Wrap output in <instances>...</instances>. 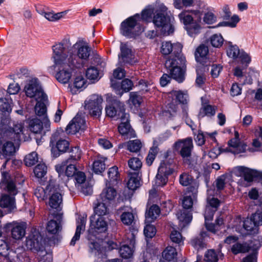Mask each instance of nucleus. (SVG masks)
<instances>
[{
    "label": "nucleus",
    "instance_id": "1",
    "mask_svg": "<svg viewBox=\"0 0 262 262\" xmlns=\"http://www.w3.org/2000/svg\"><path fill=\"white\" fill-rule=\"evenodd\" d=\"M52 58L57 70L56 78L63 84L68 83L73 74L85 67L91 54V47L83 40L68 48L63 43L58 42L52 47Z\"/></svg>",
    "mask_w": 262,
    "mask_h": 262
},
{
    "label": "nucleus",
    "instance_id": "2",
    "mask_svg": "<svg viewBox=\"0 0 262 262\" xmlns=\"http://www.w3.org/2000/svg\"><path fill=\"white\" fill-rule=\"evenodd\" d=\"M27 131L23 121H14L9 117L3 119L0 125V158L6 159L1 170L5 168L10 157L18 150L20 141H27Z\"/></svg>",
    "mask_w": 262,
    "mask_h": 262
},
{
    "label": "nucleus",
    "instance_id": "3",
    "mask_svg": "<svg viewBox=\"0 0 262 262\" xmlns=\"http://www.w3.org/2000/svg\"><path fill=\"white\" fill-rule=\"evenodd\" d=\"M198 6L183 10L178 15L187 34L192 38L201 33L204 25H212L217 21L216 16L211 11H204L206 5L203 2L199 1Z\"/></svg>",
    "mask_w": 262,
    "mask_h": 262
},
{
    "label": "nucleus",
    "instance_id": "4",
    "mask_svg": "<svg viewBox=\"0 0 262 262\" xmlns=\"http://www.w3.org/2000/svg\"><path fill=\"white\" fill-rule=\"evenodd\" d=\"M182 45L179 42L172 43L165 41L162 42L160 52L164 55L172 54L166 60L165 65L171 77L179 82L184 79L186 59L181 53Z\"/></svg>",
    "mask_w": 262,
    "mask_h": 262
},
{
    "label": "nucleus",
    "instance_id": "5",
    "mask_svg": "<svg viewBox=\"0 0 262 262\" xmlns=\"http://www.w3.org/2000/svg\"><path fill=\"white\" fill-rule=\"evenodd\" d=\"M167 8L163 4L155 6H149L142 13L143 19L148 21L153 17V23L159 30L165 35H168L174 31L172 24L173 17L167 15Z\"/></svg>",
    "mask_w": 262,
    "mask_h": 262
},
{
    "label": "nucleus",
    "instance_id": "6",
    "mask_svg": "<svg viewBox=\"0 0 262 262\" xmlns=\"http://www.w3.org/2000/svg\"><path fill=\"white\" fill-rule=\"evenodd\" d=\"M107 228V224L104 217L93 215L90 217V225L89 229V252L91 256L102 257L105 255V250L101 245L103 241L97 235L104 232Z\"/></svg>",
    "mask_w": 262,
    "mask_h": 262
},
{
    "label": "nucleus",
    "instance_id": "7",
    "mask_svg": "<svg viewBox=\"0 0 262 262\" xmlns=\"http://www.w3.org/2000/svg\"><path fill=\"white\" fill-rule=\"evenodd\" d=\"M214 192V190L208 189L207 190L208 198L207 202L208 205L206 207L204 217L205 220V226L206 229L215 233L221 229V227L223 224V219L222 217H218L215 221V224H210L209 221H211L213 217L214 212L220 205V201L216 198L211 197Z\"/></svg>",
    "mask_w": 262,
    "mask_h": 262
},
{
    "label": "nucleus",
    "instance_id": "8",
    "mask_svg": "<svg viewBox=\"0 0 262 262\" xmlns=\"http://www.w3.org/2000/svg\"><path fill=\"white\" fill-rule=\"evenodd\" d=\"M247 145L240 142L239 134L237 131L234 132V138L228 142V147L226 148L220 149L216 147L213 148L208 152V156L212 159L216 158L222 152H230L234 154H238L245 151Z\"/></svg>",
    "mask_w": 262,
    "mask_h": 262
},
{
    "label": "nucleus",
    "instance_id": "9",
    "mask_svg": "<svg viewBox=\"0 0 262 262\" xmlns=\"http://www.w3.org/2000/svg\"><path fill=\"white\" fill-rule=\"evenodd\" d=\"M26 246L30 250L34 249L38 251L39 256L38 262H52L53 255L50 251L43 249L42 237L39 233L29 236L26 239Z\"/></svg>",
    "mask_w": 262,
    "mask_h": 262
},
{
    "label": "nucleus",
    "instance_id": "10",
    "mask_svg": "<svg viewBox=\"0 0 262 262\" xmlns=\"http://www.w3.org/2000/svg\"><path fill=\"white\" fill-rule=\"evenodd\" d=\"M168 97L171 99V102L167 103L166 110L163 112V116L170 118L174 116L178 109V104L187 102L188 95L180 91H172L168 94Z\"/></svg>",
    "mask_w": 262,
    "mask_h": 262
},
{
    "label": "nucleus",
    "instance_id": "11",
    "mask_svg": "<svg viewBox=\"0 0 262 262\" xmlns=\"http://www.w3.org/2000/svg\"><path fill=\"white\" fill-rule=\"evenodd\" d=\"M236 176L243 177L240 180L241 185L247 187L254 180L262 181V171L250 169L244 166H237L234 168Z\"/></svg>",
    "mask_w": 262,
    "mask_h": 262
},
{
    "label": "nucleus",
    "instance_id": "12",
    "mask_svg": "<svg viewBox=\"0 0 262 262\" xmlns=\"http://www.w3.org/2000/svg\"><path fill=\"white\" fill-rule=\"evenodd\" d=\"M139 18V16L137 15L130 17L123 21L121 25V34L128 38H132L142 32L143 29L137 22V19Z\"/></svg>",
    "mask_w": 262,
    "mask_h": 262
},
{
    "label": "nucleus",
    "instance_id": "13",
    "mask_svg": "<svg viewBox=\"0 0 262 262\" xmlns=\"http://www.w3.org/2000/svg\"><path fill=\"white\" fill-rule=\"evenodd\" d=\"M47 191L49 196V205L52 209L58 210L61 207L62 198L61 190L54 180H50L47 186Z\"/></svg>",
    "mask_w": 262,
    "mask_h": 262
},
{
    "label": "nucleus",
    "instance_id": "14",
    "mask_svg": "<svg viewBox=\"0 0 262 262\" xmlns=\"http://www.w3.org/2000/svg\"><path fill=\"white\" fill-rule=\"evenodd\" d=\"M24 91L26 95L30 98H34L36 101L44 99L45 94L40 83L37 78H31L25 85Z\"/></svg>",
    "mask_w": 262,
    "mask_h": 262
},
{
    "label": "nucleus",
    "instance_id": "15",
    "mask_svg": "<svg viewBox=\"0 0 262 262\" xmlns=\"http://www.w3.org/2000/svg\"><path fill=\"white\" fill-rule=\"evenodd\" d=\"M125 105L123 102L113 99H107V104L105 107L106 115L114 120H117L122 117L125 112Z\"/></svg>",
    "mask_w": 262,
    "mask_h": 262
},
{
    "label": "nucleus",
    "instance_id": "16",
    "mask_svg": "<svg viewBox=\"0 0 262 262\" xmlns=\"http://www.w3.org/2000/svg\"><path fill=\"white\" fill-rule=\"evenodd\" d=\"M226 53L227 56L233 59H238L242 64L247 67L251 62V57L243 50H240L236 45L231 41L226 42Z\"/></svg>",
    "mask_w": 262,
    "mask_h": 262
},
{
    "label": "nucleus",
    "instance_id": "17",
    "mask_svg": "<svg viewBox=\"0 0 262 262\" xmlns=\"http://www.w3.org/2000/svg\"><path fill=\"white\" fill-rule=\"evenodd\" d=\"M103 99L101 96L92 95L85 101V109L94 117H99L102 112Z\"/></svg>",
    "mask_w": 262,
    "mask_h": 262
},
{
    "label": "nucleus",
    "instance_id": "18",
    "mask_svg": "<svg viewBox=\"0 0 262 262\" xmlns=\"http://www.w3.org/2000/svg\"><path fill=\"white\" fill-rule=\"evenodd\" d=\"M28 123L30 130L34 134L45 135L50 129V122L47 117H43L41 120L37 118H32Z\"/></svg>",
    "mask_w": 262,
    "mask_h": 262
},
{
    "label": "nucleus",
    "instance_id": "19",
    "mask_svg": "<svg viewBox=\"0 0 262 262\" xmlns=\"http://www.w3.org/2000/svg\"><path fill=\"white\" fill-rule=\"evenodd\" d=\"M193 147L191 138L179 140L173 145L174 149L178 151L184 158H188L190 156Z\"/></svg>",
    "mask_w": 262,
    "mask_h": 262
},
{
    "label": "nucleus",
    "instance_id": "20",
    "mask_svg": "<svg viewBox=\"0 0 262 262\" xmlns=\"http://www.w3.org/2000/svg\"><path fill=\"white\" fill-rule=\"evenodd\" d=\"M4 228L6 229H10L12 237L19 240L25 235L26 225L24 223L13 222L6 224Z\"/></svg>",
    "mask_w": 262,
    "mask_h": 262
},
{
    "label": "nucleus",
    "instance_id": "21",
    "mask_svg": "<svg viewBox=\"0 0 262 262\" xmlns=\"http://www.w3.org/2000/svg\"><path fill=\"white\" fill-rule=\"evenodd\" d=\"M111 184L106 183V187L103 189L100 195L101 201L108 205H114L115 203L118 194L116 189L111 186Z\"/></svg>",
    "mask_w": 262,
    "mask_h": 262
},
{
    "label": "nucleus",
    "instance_id": "22",
    "mask_svg": "<svg viewBox=\"0 0 262 262\" xmlns=\"http://www.w3.org/2000/svg\"><path fill=\"white\" fill-rule=\"evenodd\" d=\"M85 128L84 119L79 115L75 116L66 127V132L69 134H75Z\"/></svg>",
    "mask_w": 262,
    "mask_h": 262
},
{
    "label": "nucleus",
    "instance_id": "23",
    "mask_svg": "<svg viewBox=\"0 0 262 262\" xmlns=\"http://www.w3.org/2000/svg\"><path fill=\"white\" fill-rule=\"evenodd\" d=\"M198 185H194L188 188V191L182 200V205L185 209H190L195 203L198 192Z\"/></svg>",
    "mask_w": 262,
    "mask_h": 262
},
{
    "label": "nucleus",
    "instance_id": "24",
    "mask_svg": "<svg viewBox=\"0 0 262 262\" xmlns=\"http://www.w3.org/2000/svg\"><path fill=\"white\" fill-rule=\"evenodd\" d=\"M86 87V80L81 73H78L75 75L73 82L70 83L68 89L72 94H75L77 91Z\"/></svg>",
    "mask_w": 262,
    "mask_h": 262
},
{
    "label": "nucleus",
    "instance_id": "25",
    "mask_svg": "<svg viewBox=\"0 0 262 262\" xmlns=\"http://www.w3.org/2000/svg\"><path fill=\"white\" fill-rule=\"evenodd\" d=\"M111 82L112 86L115 90L116 93L120 96L130 90L133 85L132 81L128 79L122 80L120 83H117L114 79L111 80Z\"/></svg>",
    "mask_w": 262,
    "mask_h": 262
},
{
    "label": "nucleus",
    "instance_id": "26",
    "mask_svg": "<svg viewBox=\"0 0 262 262\" xmlns=\"http://www.w3.org/2000/svg\"><path fill=\"white\" fill-rule=\"evenodd\" d=\"M0 207L6 209L8 213L12 212L16 209L15 199L7 194H3L0 198Z\"/></svg>",
    "mask_w": 262,
    "mask_h": 262
},
{
    "label": "nucleus",
    "instance_id": "27",
    "mask_svg": "<svg viewBox=\"0 0 262 262\" xmlns=\"http://www.w3.org/2000/svg\"><path fill=\"white\" fill-rule=\"evenodd\" d=\"M86 221V216L79 215L77 219V227L74 236L73 237L70 245L74 246L76 241L79 240L81 231L85 230V223Z\"/></svg>",
    "mask_w": 262,
    "mask_h": 262
},
{
    "label": "nucleus",
    "instance_id": "28",
    "mask_svg": "<svg viewBox=\"0 0 262 262\" xmlns=\"http://www.w3.org/2000/svg\"><path fill=\"white\" fill-rule=\"evenodd\" d=\"M2 180L0 183V188L6 190L10 194L15 195L17 194V191L15 185L12 181H9L7 179L8 174L4 172H2Z\"/></svg>",
    "mask_w": 262,
    "mask_h": 262
},
{
    "label": "nucleus",
    "instance_id": "29",
    "mask_svg": "<svg viewBox=\"0 0 262 262\" xmlns=\"http://www.w3.org/2000/svg\"><path fill=\"white\" fill-rule=\"evenodd\" d=\"M177 216L179 220V227L182 230L190 224L192 218L191 213L185 210L178 212Z\"/></svg>",
    "mask_w": 262,
    "mask_h": 262
},
{
    "label": "nucleus",
    "instance_id": "30",
    "mask_svg": "<svg viewBox=\"0 0 262 262\" xmlns=\"http://www.w3.org/2000/svg\"><path fill=\"white\" fill-rule=\"evenodd\" d=\"M121 123L118 126V131L122 135H128L130 131V126L129 124V114H124L119 119Z\"/></svg>",
    "mask_w": 262,
    "mask_h": 262
},
{
    "label": "nucleus",
    "instance_id": "31",
    "mask_svg": "<svg viewBox=\"0 0 262 262\" xmlns=\"http://www.w3.org/2000/svg\"><path fill=\"white\" fill-rule=\"evenodd\" d=\"M106 158L98 156L93 162V171L96 174H100L105 169V162Z\"/></svg>",
    "mask_w": 262,
    "mask_h": 262
},
{
    "label": "nucleus",
    "instance_id": "32",
    "mask_svg": "<svg viewBox=\"0 0 262 262\" xmlns=\"http://www.w3.org/2000/svg\"><path fill=\"white\" fill-rule=\"evenodd\" d=\"M121 54L119 55L120 62H130L132 57V51L126 43H121L120 45Z\"/></svg>",
    "mask_w": 262,
    "mask_h": 262
},
{
    "label": "nucleus",
    "instance_id": "33",
    "mask_svg": "<svg viewBox=\"0 0 262 262\" xmlns=\"http://www.w3.org/2000/svg\"><path fill=\"white\" fill-rule=\"evenodd\" d=\"M13 98L11 96H6L0 98V111L2 113H10L12 111Z\"/></svg>",
    "mask_w": 262,
    "mask_h": 262
},
{
    "label": "nucleus",
    "instance_id": "34",
    "mask_svg": "<svg viewBox=\"0 0 262 262\" xmlns=\"http://www.w3.org/2000/svg\"><path fill=\"white\" fill-rule=\"evenodd\" d=\"M122 212L120 216V220L123 224L126 225H130L134 222L135 220V217L133 213L132 212L129 211L126 209V207H122L120 208L118 211Z\"/></svg>",
    "mask_w": 262,
    "mask_h": 262
},
{
    "label": "nucleus",
    "instance_id": "35",
    "mask_svg": "<svg viewBox=\"0 0 262 262\" xmlns=\"http://www.w3.org/2000/svg\"><path fill=\"white\" fill-rule=\"evenodd\" d=\"M160 213V209L156 205H152L145 214L146 223H151L154 221L159 216Z\"/></svg>",
    "mask_w": 262,
    "mask_h": 262
},
{
    "label": "nucleus",
    "instance_id": "36",
    "mask_svg": "<svg viewBox=\"0 0 262 262\" xmlns=\"http://www.w3.org/2000/svg\"><path fill=\"white\" fill-rule=\"evenodd\" d=\"M20 90V86L19 84L17 83H10L7 89V93L9 94V96H11V95L13 96V97H12L14 100L16 99V101L18 104V105L20 106V107L21 108L23 104L21 102L18 100V98H19L20 97V95H16L18 92Z\"/></svg>",
    "mask_w": 262,
    "mask_h": 262
},
{
    "label": "nucleus",
    "instance_id": "37",
    "mask_svg": "<svg viewBox=\"0 0 262 262\" xmlns=\"http://www.w3.org/2000/svg\"><path fill=\"white\" fill-rule=\"evenodd\" d=\"M142 102V97L137 92H131L129 94V99L128 103L130 107L137 108Z\"/></svg>",
    "mask_w": 262,
    "mask_h": 262
},
{
    "label": "nucleus",
    "instance_id": "38",
    "mask_svg": "<svg viewBox=\"0 0 262 262\" xmlns=\"http://www.w3.org/2000/svg\"><path fill=\"white\" fill-rule=\"evenodd\" d=\"M208 53V47L204 45H200L196 49L195 53V57L197 62L202 63L203 62V60L206 58Z\"/></svg>",
    "mask_w": 262,
    "mask_h": 262
},
{
    "label": "nucleus",
    "instance_id": "39",
    "mask_svg": "<svg viewBox=\"0 0 262 262\" xmlns=\"http://www.w3.org/2000/svg\"><path fill=\"white\" fill-rule=\"evenodd\" d=\"M173 169L171 163L167 160L163 161L158 168V173L167 177L172 173Z\"/></svg>",
    "mask_w": 262,
    "mask_h": 262
},
{
    "label": "nucleus",
    "instance_id": "40",
    "mask_svg": "<svg viewBox=\"0 0 262 262\" xmlns=\"http://www.w3.org/2000/svg\"><path fill=\"white\" fill-rule=\"evenodd\" d=\"M86 176L84 172L81 171H77L74 174L73 178L69 179L68 183L71 181H74L76 187L78 189H81V185L85 182Z\"/></svg>",
    "mask_w": 262,
    "mask_h": 262
},
{
    "label": "nucleus",
    "instance_id": "41",
    "mask_svg": "<svg viewBox=\"0 0 262 262\" xmlns=\"http://www.w3.org/2000/svg\"><path fill=\"white\" fill-rule=\"evenodd\" d=\"M216 112V107L211 105H203L200 110L199 116L200 118L206 116L208 117L213 116Z\"/></svg>",
    "mask_w": 262,
    "mask_h": 262
},
{
    "label": "nucleus",
    "instance_id": "42",
    "mask_svg": "<svg viewBox=\"0 0 262 262\" xmlns=\"http://www.w3.org/2000/svg\"><path fill=\"white\" fill-rule=\"evenodd\" d=\"M243 226L248 234H255L258 232V226L248 217L243 222Z\"/></svg>",
    "mask_w": 262,
    "mask_h": 262
},
{
    "label": "nucleus",
    "instance_id": "43",
    "mask_svg": "<svg viewBox=\"0 0 262 262\" xmlns=\"http://www.w3.org/2000/svg\"><path fill=\"white\" fill-rule=\"evenodd\" d=\"M207 236V233L206 232H201L200 233V237H195L191 240V245L195 249H200L204 248L205 246V243L203 240V238Z\"/></svg>",
    "mask_w": 262,
    "mask_h": 262
},
{
    "label": "nucleus",
    "instance_id": "44",
    "mask_svg": "<svg viewBox=\"0 0 262 262\" xmlns=\"http://www.w3.org/2000/svg\"><path fill=\"white\" fill-rule=\"evenodd\" d=\"M249 251V246L246 243L235 242L231 248V251L234 254L245 253Z\"/></svg>",
    "mask_w": 262,
    "mask_h": 262
},
{
    "label": "nucleus",
    "instance_id": "45",
    "mask_svg": "<svg viewBox=\"0 0 262 262\" xmlns=\"http://www.w3.org/2000/svg\"><path fill=\"white\" fill-rule=\"evenodd\" d=\"M177 255L176 249L171 246L167 247L162 253V257L164 259L171 261L174 259Z\"/></svg>",
    "mask_w": 262,
    "mask_h": 262
},
{
    "label": "nucleus",
    "instance_id": "46",
    "mask_svg": "<svg viewBox=\"0 0 262 262\" xmlns=\"http://www.w3.org/2000/svg\"><path fill=\"white\" fill-rule=\"evenodd\" d=\"M140 180L138 174L136 173L130 174L127 183L128 189L135 190L140 186Z\"/></svg>",
    "mask_w": 262,
    "mask_h": 262
},
{
    "label": "nucleus",
    "instance_id": "47",
    "mask_svg": "<svg viewBox=\"0 0 262 262\" xmlns=\"http://www.w3.org/2000/svg\"><path fill=\"white\" fill-rule=\"evenodd\" d=\"M108 205L106 203H104L102 201L97 204L95 208V214L96 216H103L108 213Z\"/></svg>",
    "mask_w": 262,
    "mask_h": 262
},
{
    "label": "nucleus",
    "instance_id": "48",
    "mask_svg": "<svg viewBox=\"0 0 262 262\" xmlns=\"http://www.w3.org/2000/svg\"><path fill=\"white\" fill-rule=\"evenodd\" d=\"M209 41L212 47L219 48L222 46L224 39L221 34H214L210 37Z\"/></svg>",
    "mask_w": 262,
    "mask_h": 262
},
{
    "label": "nucleus",
    "instance_id": "49",
    "mask_svg": "<svg viewBox=\"0 0 262 262\" xmlns=\"http://www.w3.org/2000/svg\"><path fill=\"white\" fill-rule=\"evenodd\" d=\"M109 181L107 183L115 184L117 183L119 179V174L118 167L116 166L110 168L108 171Z\"/></svg>",
    "mask_w": 262,
    "mask_h": 262
},
{
    "label": "nucleus",
    "instance_id": "50",
    "mask_svg": "<svg viewBox=\"0 0 262 262\" xmlns=\"http://www.w3.org/2000/svg\"><path fill=\"white\" fill-rule=\"evenodd\" d=\"M221 255L222 253L219 251L216 252L212 249L209 250L205 255V260L207 262H217Z\"/></svg>",
    "mask_w": 262,
    "mask_h": 262
},
{
    "label": "nucleus",
    "instance_id": "51",
    "mask_svg": "<svg viewBox=\"0 0 262 262\" xmlns=\"http://www.w3.org/2000/svg\"><path fill=\"white\" fill-rule=\"evenodd\" d=\"M47 172V167L43 163L37 164L34 169V173L36 177L42 178Z\"/></svg>",
    "mask_w": 262,
    "mask_h": 262
},
{
    "label": "nucleus",
    "instance_id": "52",
    "mask_svg": "<svg viewBox=\"0 0 262 262\" xmlns=\"http://www.w3.org/2000/svg\"><path fill=\"white\" fill-rule=\"evenodd\" d=\"M38 161V154L33 151L27 155L24 159L25 165L27 166H32Z\"/></svg>",
    "mask_w": 262,
    "mask_h": 262
},
{
    "label": "nucleus",
    "instance_id": "53",
    "mask_svg": "<svg viewBox=\"0 0 262 262\" xmlns=\"http://www.w3.org/2000/svg\"><path fill=\"white\" fill-rule=\"evenodd\" d=\"M8 250L9 247L5 240L0 239V255L4 257V262H12L7 257Z\"/></svg>",
    "mask_w": 262,
    "mask_h": 262
},
{
    "label": "nucleus",
    "instance_id": "54",
    "mask_svg": "<svg viewBox=\"0 0 262 262\" xmlns=\"http://www.w3.org/2000/svg\"><path fill=\"white\" fill-rule=\"evenodd\" d=\"M134 252L133 248L127 245L121 246L119 249L120 256L124 258H130Z\"/></svg>",
    "mask_w": 262,
    "mask_h": 262
},
{
    "label": "nucleus",
    "instance_id": "55",
    "mask_svg": "<svg viewBox=\"0 0 262 262\" xmlns=\"http://www.w3.org/2000/svg\"><path fill=\"white\" fill-rule=\"evenodd\" d=\"M86 76L90 80H98L100 78L98 70L97 68L93 67L87 69Z\"/></svg>",
    "mask_w": 262,
    "mask_h": 262
},
{
    "label": "nucleus",
    "instance_id": "56",
    "mask_svg": "<svg viewBox=\"0 0 262 262\" xmlns=\"http://www.w3.org/2000/svg\"><path fill=\"white\" fill-rule=\"evenodd\" d=\"M240 19L237 15H233L230 19L226 22H222L218 24L215 27L221 26H228L231 28H234L236 26L237 24L239 22Z\"/></svg>",
    "mask_w": 262,
    "mask_h": 262
},
{
    "label": "nucleus",
    "instance_id": "57",
    "mask_svg": "<svg viewBox=\"0 0 262 262\" xmlns=\"http://www.w3.org/2000/svg\"><path fill=\"white\" fill-rule=\"evenodd\" d=\"M60 228L59 223L55 220H51L47 223V230L49 233L56 234L60 230Z\"/></svg>",
    "mask_w": 262,
    "mask_h": 262
},
{
    "label": "nucleus",
    "instance_id": "58",
    "mask_svg": "<svg viewBox=\"0 0 262 262\" xmlns=\"http://www.w3.org/2000/svg\"><path fill=\"white\" fill-rule=\"evenodd\" d=\"M127 149L131 152H137L142 147V143L139 140L129 141L127 143Z\"/></svg>",
    "mask_w": 262,
    "mask_h": 262
},
{
    "label": "nucleus",
    "instance_id": "59",
    "mask_svg": "<svg viewBox=\"0 0 262 262\" xmlns=\"http://www.w3.org/2000/svg\"><path fill=\"white\" fill-rule=\"evenodd\" d=\"M56 147L59 152L64 153L69 149V142L66 139H60L57 142Z\"/></svg>",
    "mask_w": 262,
    "mask_h": 262
},
{
    "label": "nucleus",
    "instance_id": "60",
    "mask_svg": "<svg viewBox=\"0 0 262 262\" xmlns=\"http://www.w3.org/2000/svg\"><path fill=\"white\" fill-rule=\"evenodd\" d=\"M204 68V65L202 64L201 66H198L196 70L197 76L195 82L196 84L199 86H201L206 80L204 75L202 73V70Z\"/></svg>",
    "mask_w": 262,
    "mask_h": 262
},
{
    "label": "nucleus",
    "instance_id": "61",
    "mask_svg": "<svg viewBox=\"0 0 262 262\" xmlns=\"http://www.w3.org/2000/svg\"><path fill=\"white\" fill-rule=\"evenodd\" d=\"M145 223V226L144 229V233L145 236L148 238H152L154 237L156 233V230L155 227L150 224V223Z\"/></svg>",
    "mask_w": 262,
    "mask_h": 262
},
{
    "label": "nucleus",
    "instance_id": "62",
    "mask_svg": "<svg viewBox=\"0 0 262 262\" xmlns=\"http://www.w3.org/2000/svg\"><path fill=\"white\" fill-rule=\"evenodd\" d=\"M34 195L39 201H43L48 195L47 188L45 190L42 187H37L34 191Z\"/></svg>",
    "mask_w": 262,
    "mask_h": 262
},
{
    "label": "nucleus",
    "instance_id": "63",
    "mask_svg": "<svg viewBox=\"0 0 262 262\" xmlns=\"http://www.w3.org/2000/svg\"><path fill=\"white\" fill-rule=\"evenodd\" d=\"M128 165L130 169L137 170L141 167L142 162L138 158H133L128 160Z\"/></svg>",
    "mask_w": 262,
    "mask_h": 262
},
{
    "label": "nucleus",
    "instance_id": "64",
    "mask_svg": "<svg viewBox=\"0 0 262 262\" xmlns=\"http://www.w3.org/2000/svg\"><path fill=\"white\" fill-rule=\"evenodd\" d=\"M159 151L157 147H153L150 148L146 157V163L148 165H151L154 161L155 157Z\"/></svg>",
    "mask_w": 262,
    "mask_h": 262
}]
</instances>
